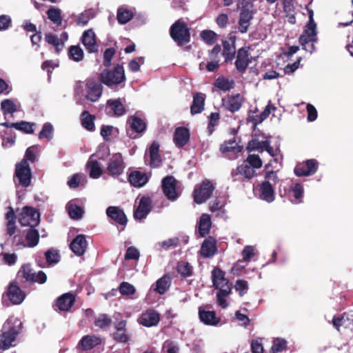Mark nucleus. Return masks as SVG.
<instances>
[{
	"mask_svg": "<svg viewBox=\"0 0 353 353\" xmlns=\"http://www.w3.org/2000/svg\"><path fill=\"white\" fill-rule=\"evenodd\" d=\"M225 288H221L216 293V300L218 305L222 308H226L228 303L225 298L230 295L232 292L231 287H224Z\"/></svg>",
	"mask_w": 353,
	"mask_h": 353,
	"instance_id": "nucleus-43",
	"label": "nucleus"
},
{
	"mask_svg": "<svg viewBox=\"0 0 353 353\" xmlns=\"http://www.w3.org/2000/svg\"><path fill=\"white\" fill-rule=\"evenodd\" d=\"M44 255L47 266L48 267L58 263L61 260L59 251L54 248H51L46 251Z\"/></svg>",
	"mask_w": 353,
	"mask_h": 353,
	"instance_id": "nucleus-40",
	"label": "nucleus"
},
{
	"mask_svg": "<svg viewBox=\"0 0 353 353\" xmlns=\"http://www.w3.org/2000/svg\"><path fill=\"white\" fill-rule=\"evenodd\" d=\"M112 338L116 342L121 343H126L130 340V336L127 330H123V331H115L112 334Z\"/></svg>",
	"mask_w": 353,
	"mask_h": 353,
	"instance_id": "nucleus-63",
	"label": "nucleus"
},
{
	"mask_svg": "<svg viewBox=\"0 0 353 353\" xmlns=\"http://www.w3.org/2000/svg\"><path fill=\"white\" fill-rule=\"evenodd\" d=\"M68 56L74 61H80L83 59V52L79 46H72L69 48Z\"/></svg>",
	"mask_w": 353,
	"mask_h": 353,
	"instance_id": "nucleus-55",
	"label": "nucleus"
},
{
	"mask_svg": "<svg viewBox=\"0 0 353 353\" xmlns=\"http://www.w3.org/2000/svg\"><path fill=\"white\" fill-rule=\"evenodd\" d=\"M133 17V12L125 8H119L117 10V21L120 24H125Z\"/></svg>",
	"mask_w": 353,
	"mask_h": 353,
	"instance_id": "nucleus-46",
	"label": "nucleus"
},
{
	"mask_svg": "<svg viewBox=\"0 0 353 353\" xmlns=\"http://www.w3.org/2000/svg\"><path fill=\"white\" fill-rule=\"evenodd\" d=\"M177 272L183 277L187 278L192 274V267L188 262L181 261L178 263Z\"/></svg>",
	"mask_w": 353,
	"mask_h": 353,
	"instance_id": "nucleus-53",
	"label": "nucleus"
},
{
	"mask_svg": "<svg viewBox=\"0 0 353 353\" xmlns=\"http://www.w3.org/2000/svg\"><path fill=\"white\" fill-rule=\"evenodd\" d=\"M214 85L221 90L229 91L234 88L235 83L232 79L230 80L225 77H219L215 80Z\"/></svg>",
	"mask_w": 353,
	"mask_h": 353,
	"instance_id": "nucleus-44",
	"label": "nucleus"
},
{
	"mask_svg": "<svg viewBox=\"0 0 353 353\" xmlns=\"http://www.w3.org/2000/svg\"><path fill=\"white\" fill-rule=\"evenodd\" d=\"M35 226L30 227L26 234V241L27 242L26 246L29 248H34L37 246L39 242V232L34 228ZM26 246L25 244H23Z\"/></svg>",
	"mask_w": 353,
	"mask_h": 353,
	"instance_id": "nucleus-37",
	"label": "nucleus"
},
{
	"mask_svg": "<svg viewBox=\"0 0 353 353\" xmlns=\"http://www.w3.org/2000/svg\"><path fill=\"white\" fill-rule=\"evenodd\" d=\"M212 281L215 289L220 290L224 287H231L232 283L225 278V272L219 267H214L212 270Z\"/></svg>",
	"mask_w": 353,
	"mask_h": 353,
	"instance_id": "nucleus-20",
	"label": "nucleus"
},
{
	"mask_svg": "<svg viewBox=\"0 0 353 353\" xmlns=\"http://www.w3.org/2000/svg\"><path fill=\"white\" fill-rule=\"evenodd\" d=\"M21 328L22 323L19 319L8 318L0 330V350H6L12 346Z\"/></svg>",
	"mask_w": 353,
	"mask_h": 353,
	"instance_id": "nucleus-1",
	"label": "nucleus"
},
{
	"mask_svg": "<svg viewBox=\"0 0 353 353\" xmlns=\"http://www.w3.org/2000/svg\"><path fill=\"white\" fill-rule=\"evenodd\" d=\"M53 127L50 123H46L41 132L39 134V138L40 139L46 138L50 139L52 137Z\"/></svg>",
	"mask_w": 353,
	"mask_h": 353,
	"instance_id": "nucleus-64",
	"label": "nucleus"
},
{
	"mask_svg": "<svg viewBox=\"0 0 353 353\" xmlns=\"http://www.w3.org/2000/svg\"><path fill=\"white\" fill-rule=\"evenodd\" d=\"M100 81L108 87L118 85L125 81L123 65H117L112 70L105 69L100 74Z\"/></svg>",
	"mask_w": 353,
	"mask_h": 353,
	"instance_id": "nucleus-4",
	"label": "nucleus"
},
{
	"mask_svg": "<svg viewBox=\"0 0 353 353\" xmlns=\"http://www.w3.org/2000/svg\"><path fill=\"white\" fill-rule=\"evenodd\" d=\"M87 167L90 170V176L92 179H98L102 174V169L97 161H91L87 163Z\"/></svg>",
	"mask_w": 353,
	"mask_h": 353,
	"instance_id": "nucleus-48",
	"label": "nucleus"
},
{
	"mask_svg": "<svg viewBox=\"0 0 353 353\" xmlns=\"http://www.w3.org/2000/svg\"><path fill=\"white\" fill-rule=\"evenodd\" d=\"M243 146L238 144L234 138L232 140L225 141L219 148L220 152L223 154L228 152L237 154L241 152Z\"/></svg>",
	"mask_w": 353,
	"mask_h": 353,
	"instance_id": "nucleus-36",
	"label": "nucleus"
},
{
	"mask_svg": "<svg viewBox=\"0 0 353 353\" xmlns=\"http://www.w3.org/2000/svg\"><path fill=\"white\" fill-rule=\"evenodd\" d=\"M205 98V94L202 92L193 94V100L190 106L192 115L200 114L204 110Z\"/></svg>",
	"mask_w": 353,
	"mask_h": 353,
	"instance_id": "nucleus-29",
	"label": "nucleus"
},
{
	"mask_svg": "<svg viewBox=\"0 0 353 353\" xmlns=\"http://www.w3.org/2000/svg\"><path fill=\"white\" fill-rule=\"evenodd\" d=\"M19 219L23 226H37L40 222V214L34 208L26 205L23 208Z\"/></svg>",
	"mask_w": 353,
	"mask_h": 353,
	"instance_id": "nucleus-7",
	"label": "nucleus"
},
{
	"mask_svg": "<svg viewBox=\"0 0 353 353\" xmlns=\"http://www.w3.org/2000/svg\"><path fill=\"white\" fill-rule=\"evenodd\" d=\"M39 152V146L32 145L26 150L24 157L21 161H25V164H29L28 161L34 163L37 161V154Z\"/></svg>",
	"mask_w": 353,
	"mask_h": 353,
	"instance_id": "nucleus-45",
	"label": "nucleus"
},
{
	"mask_svg": "<svg viewBox=\"0 0 353 353\" xmlns=\"http://www.w3.org/2000/svg\"><path fill=\"white\" fill-rule=\"evenodd\" d=\"M256 134L252 136V139L248 141L246 150L248 152H250L255 150H259L260 152H263L265 150V146H268V141H259L256 138Z\"/></svg>",
	"mask_w": 353,
	"mask_h": 353,
	"instance_id": "nucleus-42",
	"label": "nucleus"
},
{
	"mask_svg": "<svg viewBox=\"0 0 353 353\" xmlns=\"http://www.w3.org/2000/svg\"><path fill=\"white\" fill-rule=\"evenodd\" d=\"M6 294L8 299L13 305L21 304L26 296L25 292L14 282H12L9 284Z\"/></svg>",
	"mask_w": 353,
	"mask_h": 353,
	"instance_id": "nucleus-14",
	"label": "nucleus"
},
{
	"mask_svg": "<svg viewBox=\"0 0 353 353\" xmlns=\"http://www.w3.org/2000/svg\"><path fill=\"white\" fill-rule=\"evenodd\" d=\"M290 192L292 193V196L294 198V203H300L302 202L303 196V188L300 183H296L290 189Z\"/></svg>",
	"mask_w": 353,
	"mask_h": 353,
	"instance_id": "nucleus-54",
	"label": "nucleus"
},
{
	"mask_svg": "<svg viewBox=\"0 0 353 353\" xmlns=\"http://www.w3.org/2000/svg\"><path fill=\"white\" fill-rule=\"evenodd\" d=\"M244 162L249 164L254 170L261 168L263 164L262 160L257 154H249Z\"/></svg>",
	"mask_w": 353,
	"mask_h": 353,
	"instance_id": "nucleus-61",
	"label": "nucleus"
},
{
	"mask_svg": "<svg viewBox=\"0 0 353 353\" xmlns=\"http://www.w3.org/2000/svg\"><path fill=\"white\" fill-rule=\"evenodd\" d=\"M130 130H127L128 136L131 139H136L137 137L134 133H143L146 129L145 122L141 118L136 116H131L128 119Z\"/></svg>",
	"mask_w": 353,
	"mask_h": 353,
	"instance_id": "nucleus-18",
	"label": "nucleus"
},
{
	"mask_svg": "<svg viewBox=\"0 0 353 353\" xmlns=\"http://www.w3.org/2000/svg\"><path fill=\"white\" fill-rule=\"evenodd\" d=\"M95 116L89 113L88 111L84 110L81 114V123L82 126L88 131H94L95 125L94 121Z\"/></svg>",
	"mask_w": 353,
	"mask_h": 353,
	"instance_id": "nucleus-39",
	"label": "nucleus"
},
{
	"mask_svg": "<svg viewBox=\"0 0 353 353\" xmlns=\"http://www.w3.org/2000/svg\"><path fill=\"white\" fill-rule=\"evenodd\" d=\"M159 321V314L154 310H146L138 319L139 324L148 327L156 326Z\"/></svg>",
	"mask_w": 353,
	"mask_h": 353,
	"instance_id": "nucleus-24",
	"label": "nucleus"
},
{
	"mask_svg": "<svg viewBox=\"0 0 353 353\" xmlns=\"http://www.w3.org/2000/svg\"><path fill=\"white\" fill-rule=\"evenodd\" d=\"M88 241L85 234L77 235L70 243V248L77 256H83L88 248Z\"/></svg>",
	"mask_w": 353,
	"mask_h": 353,
	"instance_id": "nucleus-21",
	"label": "nucleus"
},
{
	"mask_svg": "<svg viewBox=\"0 0 353 353\" xmlns=\"http://www.w3.org/2000/svg\"><path fill=\"white\" fill-rule=\"evenodd\" d=\"M14 177L18 181L19 185L23 188L28 187L32 179V171L30 165L25 164V161L17 163Z\"/></svg>",
	"mask_w": 353,
	"mask_h": 353,
	"instance_id": "nucleus-5",
	"label": "nucleus"
},
{
	"mask_svg": "<svg viewBox=\"0 0 353 353\" xmlns=\"http://www.w3.org/2000/svg\"><path fill=\"white\" fill-rule=\"evenodd\" d=\"M5 218L7 220L6 233L8 235L11 236L15 233L17 230V216L15 214L14 209L11 206H9L8 208V210L6 214Z\"/></svg>",
	"mask_w": 353,
	"mask_h": 353,
	"instance_id": "nucleus-33",
	"label": "nucleus"
},
{
	"mask_svg": "<svg viewBox=\"0 0 353 353\" xmlns=\"http://www.w3.org/2000/svg\"><path fill=\"white\" fill-rule=\"evenodd\" d=\"M150 165L152 168H158L161 165L162 160L159 154V144L157 141H153L150 148Z\"/></svg>",
	"mask_w": 353,
	"mask_h": 353,
	"instance_id": "nucleus-32",
	"label": "nucleus"
},
{
	"mask_svg": "<svg viewBox=\"0 0 353 353\" xmlns=\"http://www.w3.org/2000/svg\"><path fill=\"white\" fill-rule=\"evenodd\" d=\"M214 189L215 187L210 181L208 179L203 181L199 187L194 190V201L197 204L205 202L210 199Z\"/></svg>",
	"mask_w": 353,
	"mask_h": 353,
	"instance_id": "nucleus-6",
	"label": "nucleus"
},
{
	"mask_svg": "<svg viewBox=\"0 0 353 353\" xmlns=\"http://www.w3.org/2000/svg\"><path fill=\"white\" fill-rule=\"evenodd\" d=\"M112 320L107 314H99L94 318V325L101 330H107L112 325Z\"/></svg>",
	"mask_w": 353,
	"mask_h": 353,
	"instance_id": "nucleus-41",
	"label": "nucleus"
},
{
	"mask_svg": "<svg viewBox=\"0 0 353 353\" xmlns=\"http://www.w3.org/2000/svg\"><path fill=\"white\" fill-rule=\"evenodd\" d=\"M253 14L252 10H241L238 21V30L241 33L244 34L248 31Z\"/></svg>",
	"mask_w": 353,
	"mask_h": 353,
	"instance_id": "nucleus-25",
	"label": "nucleus"
},
{
	"mask_svg": "<svg viewBox=\"0 0 353 353\" xmlns=\"http://www.w3.org/2000/svg\"><path fill=\"white\" fill-rule=\"evenodd\" d=\"M125 163L120 153L114 154L109 160L107 166V174L112 177H118L123 172Z\"/></svg>",
	"mask_w": 353,
	"mask_h": 353,
	"instance_id": "nucleus-9",
	"label": "nucleus"
},
{
	"mask_svg": "<svg viewBox=\"0 0 353 353\" xmlns=\"http://www.w3.org/2000/svg\"><path fill=\"white\" fill-rule=\"evenodd\" d=\"M1 108L3 114H12L17 111V106L10 99H4L1 103Z\"/></svg>",
	"mask_w": 353,
	"mask_h": 353,
	"instance_id": "nucleus-59",
	"label": "nucleus"
},
{
	"mask_svg": "<svg viewBox=\"0 0 353 353\" xmlns=\"http://www.w3.org/2000/svg\"><path fill=\"white\" fill-rule=\"evenodd\" d=\"M211 217L208 214H203L199 219L198 225V232L201 237H205L211 228Z\"/></svg>",
	"mask_w": 353,
	"mask_h": 353,
	"instance_id": "nucleus-35",
	"label": "nucleus"
},
{
	"mask_svg": "<svg viewBox=\"0 0 353 353\" xmlns=\"http://www.w3.org/2000/svg\"><path fill=\"white\" fill-rule=\"evenodd\" d=\"M208 119L209 123L208 125L207 130L208 135H211L214 131L215 126H216L219 122L220 114L219 112H212Z\"/></svg>",
	"mask_w": 353,
	"mask_h": 353,
	"instance_id": "nucleus-57",
	"label": "nucleus"
},
{
	"mask_svg": "<svg viewBox=\"0 0 353 353\" xmlns=\"http://www.w3.org/2000/svg\"><path fill=\"white\" fill-rule=\"evenodd\" d=\"M199 317L200 321L207 325H216L220 321L214 311L205 310L203 307L199 308Z\"/></svg>",
	"mask_w": 353,
	"mask_h": 353,
	"instance_id": "nucleus-28",
	"label": "nucleus"
},
{
	"mask_svg": "<svg viewBox=\"0 0 353 353\" xmlns=\"http://www.w3.org/2000/svg\"><path fill=\"white\" fill-rule=\"evenodd\" d=\"M228 41H223V50L222 55L225 58V62L232 63L236 54V37L234 34L230 33L228 34Z\"/></svg>",
	"mask_w": 353,
	"mask_h": 353,
	"instance_id": "nucleus-12",
	"label": "nucleus"
},
{
	"mask_svg": "<svg viewBox=\"0 0 353 353\" xmlns=\"http://www.w3.org/2000/svg\"><path fill=\"white\" fill-rule=\"evenodd\" d=\"M147 174L139 170L132 172L128 176V181L130 183L136 187L141 188L147 183L148 181Z\"/></svg>",
	"mask_w": 353,
	"mask_h": 353,
	"instance_id": "nucleus-31",
	"label": "nucleus"
},
{
	"mask_svg": "<svg viewBox=\"0 0 353 353\" xmlns=\"http://www.w3.org/2000/svg\"><path fill=\"white\" fill-rule=\"evenodd\" d=\"M259 198L267 203H272L275 199V191L272 183L268 181H263L259 186Z\"/></svg>",
	"mask_w": 353,
	"mask_h": 353,
	"instance_id": "nucleus-22",
	"label": "nucleus"
},
{
	"mask_svg": "<svg viewBox=\"0 0 353 353\" xmlns=\"http://www.w3.org/2000/svg\"><path fill=\"white\" fill-rule=\"evenodd\" d=\"M170 283L165 276H163L156 282V288L154 290L160 294H163L168 290Z\"/></svg>",
	"mask_w": 353,
	"mask_h": 353,
	"instance_id": "nucleus-60",
	"label": "nucleus"
},
{
	"mask_svg": "<svg viewBox=\"0 0 353 353\" xmlns=\"http://www.w3.org/2000/svg\"><path fill=\"white\" fill-rule=\"evenodd\" d=\"M107 105L111 108L116 117H121L126 113V108L120 98L108 100Z\"/></svg>",
	"mask_w": 353,
	"mask_h": 353,
	"instance_id": "nucleus-38",
	"label": "nucleus"
},
{
	"mask_svg": "<svg viewBox=\"0 0 353 353\" xmlns=\"http://www.w3.org/2000/svg\"><path fill=\"white\" fill-rule=\"evenodd\" d=\"M176 186L177 181L173 176H166L161 181L162 191L166 198L170 201H175L179 196Z\"/></svg>",
	"mask_w": 353,
	"mask_h": 353,
	"instance_id": "nucleus-8",
	"label": "nucleus"
},
{
	"mask_svg": "<svg viewBox=\"0 0 353 353\" xmlns=\"http://www.w3.org/2000/svg\"><path fill=\"white\" fill-rule=\"evenodd\" d=\"M249 47H242L236 52V59L234 63L236 69L241 73H244L250 63V54L249 53Z\"/></svg>",
	"mask_w": 353,
	"mask_h": 353,
	"instance_id": "nucleus-13",
	"label": "nucleus"
},
{
	"mask_svg": "<svg viewBox=\"0 0 353 353\" xmlns=\"http://www.w3.org/2000/svg\"><path fill=\"white\" fill-rule=\"evenodd\" d=\"M190 131L185 127H178L174 132L173 141L176 146L182 148L185 146L190 140Z\"/></svg>",
	"mask_w": 353,
	"mask_h": 353,
	"instance_id": "nucleus-27",
	"label": "nucleus"
},
{
	"mask_svg": "<svg viewBox=\"0 0 353 353\" xmlns=\"http://www.w3.org/2000/svg\"><path fill=\"white\" fill-rule=\"evenodd\" d=\"M12 125L13 128L26 134H32L34 132L33 126L34 123H33L21 121L20 122L14 123Z\"/></svg>",
	"mask_w": 353,
	"mask_h": 353,
	"instance_id": "nucleus-51",
	"label": "nucleus"
},
{
	"mask_svg": "<svg viewBox=\"0 0 353 353\" xmlns=\"http://www.w3.org/2000/svg\"><path fill=\"white\" fill-rule=\"evenodd\" d=\"M81 42L85 50L89 53H94L98 51V45L96 41V35L92 29L83 32L81 37Z\"/></svg>",
	"mask_w": 353,
	"mask_h": 353,
	"instance_id": "nucleus-23",
	"label": "nucleus"
},
{
	"mask_svg": "<svg viewBox=\"0 0 353 353\" xmlns=\"http://www.w3.org/2000/svg\"><path fill=\"white\" fill-rule=\"evenodd\" d=\"M152 210V199L148 196H143L140 199L137 208L134 210L135 219L141 220L146 218Z\"/></svg>",
	"mask_w": 353,
	"mask_h": 353,
	"instance_id": "nucleus-17",
	"label": "nucleus"
},
{
	"mask_svg": "<svg viewBox=\"0 0 353 353\" xmlns=\"http://www.w3.org/2000/svg\"><path fill=\"white\" fill-rule=\"evenodd\" d=\"M287 349V341L282 338H276L273 340L271 352L272 353L281 352Z\"/></svg>",
	"mask_w": 353,
	"mask_h": 353,
	"instance_id": "nucleus-56",
	"label": "nucleus"
},
{
	"mask_svg": "<svg viewBox=\"0 0 353 353\" xmlns=\"http://www.w3.org/2000/svg\"><path fill=\"white\" fill-rule=\"evenodd\" d=\"M85 86L87 94L85 98L92 102H95L101 97L103 92L101 83L97 82L94 79H88L86 81Z\"/></svg>",
	"mask_w": 353,
	"mask_h": 353,
	"instance_id": "nucleus-15",
	"label": "nucleus"
},
{
	"mask_svg": "<svg viewBox=\"0 0 353 353\" xmlns=\"http://www.w3.org/2000/svg\"><path fill=\"white\" fill-rule=\"evenodd\" d=\"M180 243V240L179 237H173L165 240L162 242L158 243V246L159 247V250H168L171 248H176Z\"/></svg>",
	"mask_w": 353,
	"mask_h": 353,
	"instance_id": "nucleus-49",
	"label": "nucleus"
},
{
	"mask_svg": "<svg viewBox=\"0 0 353 353\" xmlns=\"http://www.w3.org/2000/svg\"><path fill=\"white\" fill-rule=\"evenodd\" d=\"M200 36L201 39L208 45L214 44L217 39V34L212 30H205L201 31Z\"/></svg>",
	"mask_w": 353,
	"mask_h": 353,
	"instance_id": "nucleus-58",
	"label": "nucleus"
},
{
	"mask_svg": "<svg viewBox=\"0 0 353 353\" xmlns=\"http://www.w3.org/2000/svg\"><path fill=\"white\" fill-rule=\"evenodd\" d=\"M102 343L100 336L96 335H86L82 337L79 341L81 348L83 350H90Z\"/></svg>",
	"mask_w": 353,
	"mask_h": 353,
	"instance_id": "nucleus-30",
	"label": "nucleus"
},
{
	"mask_svg": "<svg viewBox=\"0 0 353 353\" xmlns=\"http://www.w3.org/2000/svg\"><path fill=\"white\" fill-rule=\"evenodd\" d=\"M319 163L316 159H308L296 164L294 174L297 176H310L314 174L318 170Z\"/></svg>",
	"mask_w": 353,
	"mask_h": 353,
	"instance_id": "nucleus-11",
	"label": "nucleus"
},
{
	"mask_svg": "<svg viewBox=\"0 0 353 353\" xmlns=\"http://www.w3.org/2000/svg\"><path fill=\"white\" fill-rule=\"evenodd\" d=\"M75 301V295L72 292L64 293L56 299L53 308L56 311L70 312Z\"/></svg>",
	"mask_w": 353,
	"mask_h": 353,
	"instance_id": "nucleus-10",
	"label": "nucleus"
},
{
	"mask_svg": "<svg viewBox=\"0 0 353 353\" xmlns=\"http://www.w3.org/2000/svg\"><path fill=\"white\" fill-rule=\"evenodd\" d=\"M307 10L309 17L308 22L303 34L300 36L299 41L303 50L312 53L315 49L314 43L317 41L316 23L314 22L313 18V10L307 8Z\"/></svg>",
	"mask_w": 353,
	"mask_h": 353,
	"instance_id": "nucleus-2",
	"label": "nucleus"
},
{
	"mask_svg": "<svg viewBox=\"0 0 353 353\" xmlns=\"http://www.w3.org/2000/svg\"><path fill=\"white\" fill-rule=\"evenodd\" d=\"M45 40L48 43L55 47V50L57 53L61 50L60 46H63V41H61L57 35L52 33L46 34Z\"/></svg>",
	"mask_w": 353,
	"mask_h": 353,
	"instance_id": "nucleus-52",
	"label": "nucleus"
},
{
	"mask_svg": "<svg viewBox=\"0 0 353 353\" xmlns=\"http://www.w3.org/2000/svg\"><path fill=\"white\" fill-rule=\"evenodd\" d=\"M170 35L179 46H183L190 41V29L181 19L176 21L170 28Z\"/></svg>",
	"mask_w": 353,
	"mask_h": 353,
	"instance_id": "nucleus-3",
	"label": "nucleus"
},
{
	"mask_svg": "<svg viewBox=\"0 0 353 353\" xmlns=\"http://www.w3.org/2000/svg\"><path fill=\"white\" fill-rule=\"evenodd\" d=\"M106 214L115 223L123 226L121 231L124 230L128 218L122 209L117 206H110L106 209Z\"/></svg>",
	"mask_w": 353,
	"mask_h": 353,
	"instance_id": "nucleus-19",
	"label": "nucleus"
},
{
	"mask_svg": "<svg viewBox=\"0 0 353 353\" xmlns=\"http://www.w3.org/2000/svg\"><path fill=\"white\" fill-rule=\"evenodd\" d=\"M119 292L123 296L133 295L136 292L134 286L128 282H122L119 288Z\"/></svg>",
	"mask_w": 353,
	"mask_h": 353,
	"instance_id": "nucleus-62",
	"label": "nucleus"
},
{
	"mask_svg": "<svg viewBox=\"0 0 353 353\" xmlns=\"http://www.w3.org/2000/svg\"><path fill=\"white\" fill-rule=\"evenodd\" d=\"M243 100L240 94H236L228 97L226 101H224L223 105L226 110L231 112L238 111L242 106Z\"/></svg>",
	"mask_w": 353,
	"mask_h": 353,
	"instance_id": "nucleus-34",
	"label": "nucleus"
},
{
	"mask_svg": "<svg viewBox=\"0 0 353 353\" xmlns=\"http://www.w3.org/2000/svg\"><path fill=\"white\" fill-rule=\"evenodd\" d=\"M255 174V170L252 168L249 164L244 161L232 172V177L234 181H241L242 176L250 180L252 179Z\"/></svg>",
	"mask_w": 353,
	"mask_h": 353,
	"instance_id": "nucleus-16",
	"label": "nucleus"
},
{
	"mask_svg": "<svg viewBox=\"0 0 353 353\" xmlns=\"http://www.w3.org/2000/svg\"><path fill=\"white\" fill-rule=\"evenodd\" d=\"M34 271L30 264H23L18 272V276H21L26 281L30 283L33 280Z\"/></svg>",
	"mask_w": 353,
	"mask_h": 353,
	"instance_id": "nucleus-50",
	"label": "nucleus"
},
{
	"mask_svg": "<svg viewBox=\"0 0 353 353\" xmlns=\"http://www.w3.org/2000/svg\"><path fill=\"white\" fill-rule=\"evenodd\" d=\"M217 252L216 241L212 236H208L201 244L200 253L205 258L212 257Z\"/></svg>",
	"mask_w": 353,
	"mask_h": 353,
	"instance_id": "nucleus-26",
	"label": "nucleus"
},
{
	"mask_svg": "<svg viewBox=\"0 0 353 353\" xmlns=\"http://www.w3.org/2000/svg\"><path fill=\"white\" fill-rule=\"evenodd\" d=\"M48 19L57 26H61L62 23V17L61 10L59 8L51 7L47 11Z\"/></svg>",
	"mask_w": 353,
	"mask_h": 353,
	"instance_id": "nucleus-47",
	"label": "nucleus"
}]
</instances>
